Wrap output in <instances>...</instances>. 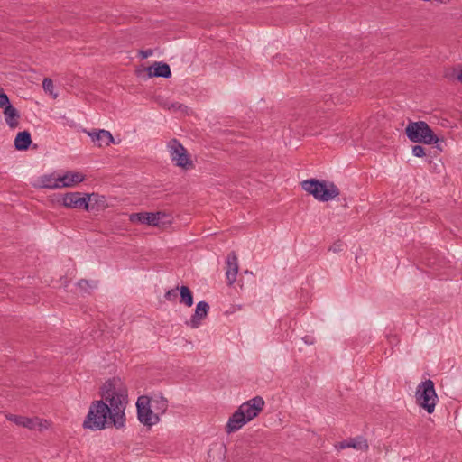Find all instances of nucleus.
<instances>
[{
    "instance_id": "nucleus-1",
    "label": "nucleus",
    "mask_w": 462,
    "mask_h": 462,
    "mask_svg": "<svg viewBox=\"0 0 462 462\" xmlns=\"http://www.w3.org/2000/svg\"><path fill=\"white\" fill-rule=\"evenodd\" d=\"M99 395L113 407L109 426L116 429L123 428L125 422V411L128 402V394L120 379L113 377L106 381L99 388Z\"/></svg>"
},
{
    "instance_id": "nucleus-2",
    "label": "nucleus",
    "mask_w": 462,
    "mask_h": 462,
    "mask_svg": "<svg viewBox=\"0 0 462 462\" xmlns=\"http://www.w3.org/2000/svg\"><path fill=\"white\" fill-rule=\"evenodd\" d=\"M264 400L255 396L242 403L229 418L226 425V432L230 434L241 429L245 424L256 418L263 411Z\"/></svg>"
},
{
    "instance_id": "nucleus-3",
    "label": "nucleus",
    "mask_w": 462,
    "mask_h": 462,
    "mask_svg": "<svg viewBox=\"0 0 462 462\" xmlns=\"http://www.w3.org/2000/svg\"><path fill=\"white\" fill-rule=\"evenodd\" d=\"M113 407L103 398L93 401L83 421V427L91 430H101L109 426Z\"/></svg>"
},
{
    "instance_id": "nucleus-4",
    "label": "nucleus",
    "mask_w": 462,
    "mask_h": 462,
    "mask_svg": "<svg viewBox=\"0 0 462 462\" xmlns=\"http://www.w3.org/2000/svg\"><path fill=\"white\" fill-rule=\"evenodd\" d=\"M405 134L410 141L418 143L432 144L435 148L442 152V147L438 143L439 139L424 121L410 122L405 128Z\"/></svg>"
},
{
    "instance_id": "nucleus-5",
    "label": "nucleus",
    "mask_w": 462,
    "mask_h": 462,
    "mask_svg": "<svg viewBox=\"0 0 462 462\" xmlns=\"http://www.w3.org/2000/svg\"><path fill=\"white\" fill-rule=\"evenodd\" d=\"M302 189L317 200L327 202L339 195L338 188L333 182L309 179L301 182Z\"/></svg>"
},
{
    "instance_id": "nucleus-6",
    "label": "nucleus",
    "mask_w": 462,
    "mask_h": 462,
    "mask_svg": "<svg viewBox=\"0 0 462 462\" xmlns=\"http://www.w3.org/2000/svg\"><path fill=\"white\" fill-rule=\"evenodd\" d=\"M437 394L434 388V383L431 380L422 382L416 391L417 403L422 407L428 413H432L436 405Z\"/></svg>"
},
{
    "instance_id": "nucleus-7",
    "label": "nucleus",
    "mask_w": 462,
    "mask_h": 462,
    "mask_svg": "<svg viewBox=\"0 0 462 462\" xmlns=\"http://www.w3.org/2000/svg\"><path fill=\"white\" fill-rule=\"evenodd\" d=\"M169 152L175 165L184 170L193 169L195 167L190 154L180 142L173 138L168 143Z\"/></svg>"
},
{
    "instance_id": "nucleus-8",
    "label": "nucleus",
    "mask_w": 462,
    "mask_h": 462,
    "mask_svg": "<svg viewBox=\"0 0 462 462\" xmlns=\"http://www.w3.org/2000/svg\"><path fill=\"white\" fill-rule=\"evenodd\" d=\"M152 398L147 395L138 397L136 402L137 417L144 426L151 427L159 422L158 414H154L152 410Z\"/></svg>"
},
{
    "instance_id": "nucleus-9",
    "label": "nucleus",
    "mask_w": 462,
    "mask_h": 462,
    "mask_svg": "<svg viewBox=\"0 0 462 462\" xmlns=\"http://www.w3.org/2000/svg\"><path fill=\"white\" fill-rule=\"evenodd\" d=\"M87 194L82 192H67L58 199V203L67 208L88 211Z\"/></svg>"
},
{
    "instance_id": "nucleus-10",
    "label": "nucleus",
    "mask_w": 462,
    "mask_h": 462,
    "mask_svg": "<svg viewBox=\"0 0 462 462\" xmlns=\"http://www.w3.org/2000/svg\"><path fill=\"white\" fill-rule=\"evenodd\" d=\"M138 77H142L143 73H146V78H165L169 79L171 77V71L170 66L162 61H155L149 67H144L142 69H136L135 71Z\"/></svg>"
},
{
    "instance_id": "nucleus-11",
    "label": "nucleus",
    "mask_w": 462,
    "mask_h": 462,
    "mask_svg": "<svg viewBox=\"0 0 462 462\" xmlns=\"http://www.w3.org/2000/svg\"><path fill=\"white\" fill-rule=\"evenodd\" d=\"M165 214L162 212H141L133 213L130 215L129 219L132 223L147 224L152 226H159L162 217Z\"/></svg>"
},
{
    "instance_id": "nucleus-12",
    "label": "nucleus",
    "mask_w": 462,
    "mask_h": 462,
    "mask_svg": "<svg viewBox=\"0 0 462 462\" xmlns=\"http://www.w3.org/2000/svg\"><path fill=\"white\" fill-rule=\"evenodd\" d=\"M226 277L227 280V284L232 286L236 280L237 273H238V259L235 251H232L228 254L226 257Z\"/></svg>"
},
{
    "instance_id": "nucleus-13",
    "label": "nucleus",
    "mask_w": 462,
    "mask_h": 462,
    "mask_svg": "<svg viewBox=\"0 0 462 462\" xmlns=\"http://www.w3.org/2000/svg\"><path fill=\"white\" fill-rule=\"evenodd\" d=\"M87 201L88 206V211H103L107 207V201L104 195H100L98 193H88L87 194Z\"/></svg>"
},
{
    "instance_id": "nucleus-14",
    "label": "nucleus",
    "mask_w": 462,
    "mask_h": 462,
    "mask_svg": "<svg viewBox=\"0 0 462 462\" xmlns=\"http://www.w3.org/2000/svg\"><path fill=\"white\" fill-rule=\"evenodd\" d=\"M209 305L206 301H199L196 306L195 313L192 315L190 321L188 324L197 328L201 324V320L208 316Z\"/></svg>"
},
{
    "instance_id": "nucleus-15",
    "label": "nucleus",
    "mask_w": 462,
    "mask_h": 462,
    "mask_svg": "<svg viewBox=\"0 0 462 462\" xmlns=\"http://www.w3.org/2000/svg\"><path fill=\"white\" fill-rule=\"evenodd\" d=\"M1 108L4 109V115L7 125L11 128L16 127L19 125L18 119L20 118V115L17 109L11 104L10 101L9 104H6Z\"/></svg>"
},
{
    "instance_id": "nucleus-16",
    "label": "nucleus",
    "mask_w": 462,
    "mask_h": 462,
    "mask_svg": "<svg viewBox=\"0 0 462 462\" xmlns=\"http://www.w3.org/2000/svg\"><path fill=\"white\" fill-rule=\"evenodd\" d=\"M337 448L340 449H344L346 448H353L356 449L365 450L366 451L369 448L367 440L364 439L363 437H358L357 439H349L343 440L338 443V445L336 446Z\"/></svg>"
},
{
    "instance_id": "nucleus-17",
    "label": "nucleus",
    "mask_w": 462,
    "mask_h": 462,
    "mask_svg": "<svg viewBox=\"0 0 462 462\" xmlns=\"http://www.w3.org/2000/svg\"><path fill=\"white\" fill-rule=\"evenodd\" d=\"M85 175L77 171H67L63 176H60L61 188L73 187L85 180Z\"/></svg>"
},
{
    "instance_id": "nucleus-18",
    "label": "nucleus",
    "mask_w": 462,
    "mask_h": 462,
    "mask_svg": "<svg viewBox=\"0 0 462 462\" xmlns=\"http://www.w3.org/2000/svg\"><path fill=\"white\" fill-rule=\"evenodd\" d=\"M6 419L10 421H13L18 426H22L30 430H32L36 426L35 420H39L38 418L32 419L25 416L14 415V414H7Z\"/></svg>"
},
{
    "instance_id": "nucleus-19",
    "label": "nucleus",
    "mask_w": 462,
    "mask_h": 462,
    "mask_svg": "<svg viewBox=\"0 0 462 462\" xmlns=\"http://www.w3.org/2000/svg\"><path fill=\"white\" fill-rule=\"evenodd\" d=\"M60 182V176L55 177L54 174H46L39 179V187L42 189H58L61 188Z\"/></svg>"
},
{
    "instance_id": "nucleus-20",
    "label": "nucleus",
    "mask_w": 462,
    "mask_h": 462,
    "mask_svg": "<svg viewBox=\"0 0 462 462\" xmlns=\"http://www.w3.org/2000/svg\"><path fill=\"white\" fill-rule=\"evenodd\" d=\"M31 143V134L28 131L19 132L14 139V147L18 151L28 150Z\"/></svg>"
},
{
    "instance_id": "nucleus-21",
    "label": "nucleus",
    "mask_w": 462,
    "mask_h": 462,
    "mask_svg": "<svg viewBox=\"0 0 462 462\" xmlns=\"http://www.w3.org/2000/svg\"><path fill=\"white\" fill-rule=\"evenodd\" d=\"M88 134L92 138L93 142L105 140V144L106 146L114 143V137L112 134L106 130H98L97 132H88Z\"/></svg>"
},
{
    "instance_id": "nucleus-22",
    "label": "nucleus",
    "mask_w": 462,
    "mask_h": 462,
    "mask_svg": "<svg viewBox=\"0 0 462 462\" xmlns=\"http://www.w3.org/2000/svg\"><path fill=\"white\" fill-rule=\"evenodd\" d=\"M151 405L154 411L153 413L158 414V417L160 418V415L164 414L168 409V401L162 396L152 398Z\"/></svg>"
},
{
    "instance_id": "nucleus-23",
    "label": "nucleus",
    "mask_w": 462,
    "mask_h": 462,
    "mask_svg": "<svg viewBox=\"0 0 462 462\" xmlns=\"http://www.w3.org/2000/svg\"><path fill=\"white\" fill-rule=\"evenodd\" d=\"M180 303L185 304L187 307H191L194 303L193 293L191 290L185 285L180 288Z\"/></svg>"
},
{
    "instance_id": "nucleus-24",
    "label": "nucleus",
    "mask_w": 462,
    "mask_h": 462,
    "mask_svg": "<svg viewBox=\"0 0 462 462\" xmlns=\"http://www.w3.org/2000/svg\"><path fill=\"white\" fill-rule=\"evenodd\" d=\"M97 281H89L87 279H80L77 285L79 288V290L87 294H90L91 291L97 287Z\"/></svg>"
},
{
    "instance_id": "nucleus-25",
    "label": "nucleus",
    "mask_w": 462,
    "mask_h": 462,
    "mask_svg": "<svg viewBox=\"0 0 462 462\" xmlns=\"http://www.w3.org/2000/svg\"><path fill=\"white\" fill-rule=\"evenodd\" d=\"M42 88L45 92L53 95V82L51 79L45 78L42 81Z\"/></svg>"
},
{
    "instance_id": "nucleus-26",
    "label": "nucleus",
    "mask_w": 462,
    "mask_h": 462,
    "mask_svg": "<svg viewBox=\"0 0 462 462\" xmlns=\"http://www.w3.org/2000/svg\"><path fill=\"white\" fill-rule=\"evenodd\" d=\"M178 291H180V288L178 286L176 288H174V289L169 290L165 293L166 300H168L170 301L175 300L177 299V297H178Z\"/></svg>"
},
{
    "instance_id": "nucleus-27",
    "label": "nucleus",
    "mask_w": 462,
    "mask_h": 462,
    "mask_svg": "<svg viewBox=\"0 0 462 462\" xmlns=\"http://www.w3.org/2000/svg\"><path fill=\"white\" fill-rule=\"evenodd\" d=\"M412 152L415 157H423L426 155V150L421 145H414L412 147Z\"/></svg>"
},
{
    "instance_id": "nucleus-28",
    "label": "nucleus",
    "mask_w": 462,
    "mask_h": 462,
    "mask_svg": "<svg viewBox=\"0 0 462 462\" xmlns=\"http://www.w3.org/2000/svg\"><path fill=\"white\" fill-rule=\"evenodd\" d=\"M345 246V244L341 240H337L334 242V244L329 247V251H332L333 253H338L343 250Z\"/></svg>"
},
{
    "instance_id": "nucleus-29",
    "label": "nucleus",
    "mask_w": 462,
    "mask_h": 462,
    "mask_svg": "<svg viewBox=\"0 0 462 462\" xmlns=\"http://www.w3.org/2000/svg\"><path fill=\"white\" fill-rule=\"evenodd\" d=\"M162 106L168 110H171V109L178 110V109H181V107H182L181 104L170 103L169 101H165L164 103L162 104Z\"/></svg>"
},
{
    "instance_id": "nucleus-30",
    "label": "nucleus",
    "mask_w": 462,
    "mask_h": 462,
    "mask_svg": "<svg viewBox=\"0 0 462 462\" xmlns=\"http://www.w3.org/2000/svg\"><path fill=\"white\" fill-rule=\"evenodd\" d=\"M9 101L10 99L8 96L5 93L3 88H0V108L6 104H9Z\"/></svg>"
},
{
    "instance_id": "nucleus-31",
    "label": "nucleus",
    "mask_w": 462,
    "mask_h": 462,
    "mask_svg": "<svg viewBox=\"0 0 462 462\" xmlns=\"http://www.w3.org/2000/svg\"><path fill=\"white\" fill-rule=\"evenodd\" d=\"M152 54V49L141 50L139 51V55L142 59H146V58L150 57Z\"/></svg>"
},
{
    "instance_id": "nucleus-32",
    "label": "nucleus",
    "mask_w": 462,
    "mask_h": 462,
    "mask_svg": "<svg viewBox=\"0 0 462 462\" xmlns=\"http://www.w3.org/2000/svg\"><path fill=\"white\" fill-rule=\"evenodd\" d=\"M306 344H313V341L310 339L309 336H306L302 338Z\"/></svg>"
},
{
    "instance_id": "nucleus-33",
    "label": "nucleus",
    "mask_w": 462,
    "mask_h": 462,
    "mask_svg": "<svg viewBox=\"0 0 462 462\" xmlns=\"http://www.w3.org/2000/svg\"><path fill=\"white\" fill-rule=\"evenodd\" d=\"M457 79L462 83V70L458 73Z\"/></svg>"
}]
</instances>
